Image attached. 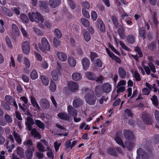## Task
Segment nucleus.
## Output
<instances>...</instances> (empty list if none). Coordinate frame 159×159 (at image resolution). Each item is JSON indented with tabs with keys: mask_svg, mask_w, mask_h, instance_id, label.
I'll return each instance as SVG.
<instances>
[{
	"mask_svg": "<svg viewBox=\"0 0 159 159\" xmlns=\"http://www.w3.org/2000/svg\"><path fill=\"white\" fill-rule=\"evenodd\" d=\"M41 43H39L38 46L40 50L43 52H46V51H49L50 47L49 42L45 38H43L41 39Z\"/></svg>",
	"mask_w": 159,
	"mask_h": 159,
	"instance_id": "2",
	"label": "nucleus"
},
{
	"mask_svg": "<svg viewBox=\"0 0 159 159\" xmlns=\"http://www.w3.org/2000/svg\"><path fill=\"white\" fill-rule=\"evenodd\" d=\"M40 103L42 108L43 109H46L49 107V102L46 99H41L40 101Z\"/></svg>",
	"mask_w": 159,
	"mask_h": 159,
	"instance_id": "9",
	"label": "nucleus"
},
{
	"mask_svg": "<svg viewBox=\"0 0 159 159\" xmlns=\"http://www.w3.org/2000/svg\"><path fill=\"white\" fill-rule=\"evenodd\" d=\"M1 106L3 107L5 110H10V106L8 104L4 101L2 102Z\"/></svg>",
	"mask_w": 159,
	"mask_h": 159,
	"instance_id": "51",
	"label": "nucleus"
},
{
	"mask_svg": "<svg viewBox=\"0 0 159 159\" xmlns=\"http://www.w3.org/2000/svg\"><path fill=\"white\" fill-rule=\"evenodd\" d=\"M119 43L122 48L124 49L129 52L131 51V50L128 48L123 42L120 41Z\"/></svg>",
	"mask_w": 159,
	"mask_h": 159,
	"instance_id": "53",
	"label": "nucleus"
},
{
	"mask_svg": "<svg viewBox=\"0 0 159 159\" xmlns=\"http://www.w3.org/2000/svg\"><path fill=\"white\" fill-rule=\"evenodd\" d=\"M82 105V101L79 98H77L75 99L73 102V107L75 108H78Z\"/></svg>",
	"mask_w": 159,
	"mask_h": 159,
	"instance_id": "15",
	"label": "nucleus"
},
{
	"mask_svg": "<svg viewBox=\"0 0 159 159\" xmlns=\"http://www.w3.org/2000/svg\"><path fill=\"white\" fill-rule=\"evenodd\" d=\"M24 64L25 65V66L27 68H29L30 66V64L29 60L26 57H24Z\"/></svg>",
	"mask_w": 159,
	"mask_h": 159,
	"instance_id": "56",
	"label": "nucleus"
},
{
	"mask_svg": "<svg viewBox=\"0 0 159 159\" xmlns=\"http://www.w3.org/2000/svg\"><path fill=\"white\" fill-rule=\"evenodd\" d=\"M118 73L119 76L122 79L125 78L126 75V73L125 69L121 67L118 68Z\"/></svg>",
	"mask_w": 159,
	"mask_h": 159,
	"instance_id": "14",
	"label": "nucleus"
},
{
	"mask_svg": "<svg viewBox=\"0 0 159 159\" xmlns=\"http://www.w3.org/2000/svg\"><path fill=\"white\" fill-rule=\"evenodd\" d=\"M123 134L125 138L127 140H133L135 138L133 132L129 129L124 130Z\"/></svg>",
	"mask_w": 159,
	"mask_h": 159,
	"instance_id": "7",
	"label": "nucleus"
},
{
	"mask_svg": "<svg viewBox=\"0 0 159 159\" xmlns=\"http://www.w3.org/2000/svg\"><path fill=\"white\" fill-rule=\"evenodd\" d=\"M102 88L100 85H97L95 89V93L98 97H100L102 94Z\"/></svg>",
	"mask_w": 159,
	"mask_h": 159,
	"instance_id": "21",
	"label": "nucleus"
},
{
	"mask_svg": "<svg viewBox=\"0 0 159 159\" xmlns=\"http://www.w3.org/2000/svg\"><path fill=\"white\" fill-rule=\"evenodd\" d=\"M102 88L103 91L106 93H109L111 90V85L108 83L104 84L102 86Z\"/></svg>",
	"mask_w": 159,
	"mask_h": 159,
	"instance_id": "13",
	"label": "nucleus"
},
{
	"mask_svg": "<svg viewBox=\"0 0 159 159\" xmlns=\"http://www.w3.org/2000/svg\"><path fill=\"white\" fill-rule=\"evenodd\" d=\"M5 117L7 120V121L8 123H10L12 122V119L9 115L8 114H5Z\"/></svg>",
	"mask_w": 159,
	"mask_h": 159,
	"instance_id": "62",
	"label": "nucleus"
},
{
	"mask_svg": "<svg viewBox=\"0 0 159 159\" xmlns=\"http://www.w3.org/2000/svg\"><path fill=\"white\" fill-rule=\"evenodd\" d=\"M127 40L128 43L132 44L134 43L135 41V39L133 36L131 35H129L128 36Z\"/></svg>",
	"mask_w": 159,
	"mask_h": 159,
	"instance_id": "50",
	"label": "nucleus"
},
{
	"mask_svg": "<svg viewBox=\"0 0 159 159\" xmlns=\"http://www.w3.org/2000/svg\"><path fill=\"white\" fill-rule=\"evenodd\" d=\"M53 43L54 46L56 47H58L60 44V42L56 37H55L53 39Z\"/></svg>",
	"mask_w": 159,
	"mask_h": 159,
	"instance_id": "52",
	"label": "nucleus"
},
{
	"mask_svg": "<svg viewBox=\"0 0 159 159\" xmlns=\"http://www.w3.org/2000/svg\"><path fill=\"white\" fill-rule=\"evenodd\" d=\"M117 31L120 38L122 39H124L125 38V32L124 28L122 25H119V28L118 29Z\"/></svg>",
	"mask_w": 159,
	"mask_h": 159,
	"instance_id": "17",
	"label": "nucleus"
},
{
	"mask_svg": "<svg viewBox=\"0 0 159 159\" xmlns=\"http://www.w3.org/2000/svg\"><path fill=\"white\" fill-rule=\"evenodd\" d=\"M3 13L5 15L9 16H12L13 14L12 13L11 11H9L6 7H4L3 9Z\"/></svg>",
	"mask_w": 159,
	"mask_h": 159,
	"instance_id": "39",
	"label": "nucleus"
},
{
	"mask_svg": "<svg viewBox=\"0 0 159 159\" xmlns=\"http://www.w3.org/2000/svg\"><path fill=\"white\" fill-rule=\"evenodd\" d=\"M84 36L85 40L86 41H89L90 39V36L89 34L86 31L84 32Z\"/></svg>",
	"mask_w": 159,
	"mask_h": 159,
	"instance_id": "43",
	"label": "nucleus"
},
{
	"mask_svg": "<svg viewBox=\"0 0 159 159\" xmlns=\"http://www.w3.org/2000/svg\"><path fill=\"white\" fill-rule=\"evenodd\" d=\"M115 139L117 143L122 146L123 148L125 147L124 143L120 137L117 136L115 138Z\"/></svg>",
	"mask_w": 159,
	"mask_h": 159,
	"instance_id": "40",
	"label": "nucleus"
},
{
	"mask_svg": "<svg viewBox=\"0 0 159 159\" xmlns=\"http://www.w3.org/2000/svg\"><path fill=\"white\" fill-rule=\"evenodd\" d=\"M86 77L89 80H95L96 79V76L94 74L91 72H87L86 73Z\"/></svg>",
	"mask_w": 159,
	"mask_h": 159,
	"instance_id": "25",
	"label": "nucleus"
},
{
	"mask_svg": "<svg viewBox=\"0 0 159 159\" xmlns=\"http://www.w3.org/2000/svg\"><path fill=\"white\" fill-rule=\"evenodd\" d=\"M16 151L17 154L20 157H24V150L21 147L19 146L17 147Z\"/></svg>",
	"mask_w": 159,
	"mask_h": 159,
	"instance_id": "24",
	"label": "nucleus"
},
{
	"mask_svg": "<svg viewBox=\"0 0 159 159\" xmlns=\"http://www.w3.org/2000/svg\"><path fill=\"white\" fill-rule=\"evenodd\" d=\"M50 88L51 91L54 92L56 89V86L55 82L52 81L50 84Z\"/></svg>",
	"mask_w": 159,
	"mask_h": 159,
	"instance_id": "45",
	"label": "nucleus"
},
{
	"mask_svg": "<svg viewBox=\"0 0 159 159\" xmlns=\"http://www.w3.org/2000/svg\"><path fill=\"white\" fill-rule=\"evenodd\" d=\"M60 0H50L49 4L51 7L55 8L60 5Z\"/></svg>",
	"mask_w": 159,
	"mask_h": 159,
	"instance_id": "16",
	"label": "nucleus"
},
{
	"mask_svg": "<svg viewBox=\"0 0 159 159\" xmlns=\"http://www.w3.org/2000/svg\"><path fill=\"white\" fill-rule=\"evenodd\" d=\"M82 63L84 70H87L90 64L89 60L86 58H84L82 60Z\"/></svg>",
	"mask_w": 159,
	"mask_h": 159,
	"instance_id": "18",
	"label": "nucleus"
},
{
	"mask_svg": "<svg viewBox=\"0 0 159 159\" xmlns=\"http://www.w3.org/2000/svg\"><path fill=\"white\" fill-rule=\"evenodd\" d=\"M142 117L143 121L147 125L152 124V121L150 115L144 112L142 114Z\"/></svg>",
	"mask_w": 159,
	"mask_h": 159,
	"instance_id": "6",
	"label": "nucleus"
},
{
	"mask_svg": "<svg viewBox=\"0 0 159 159\" xmlns=\"http://www.w3.org/2000/svg\"><path fill=\"white\" fill-rule=\"evenodd\" d=\"M6 40L7 45L10 48H13V45L11 41V38L10 37L7 36L6 38Z\"/></svg>",
	"mask_w": 159,
	"mask_h": 159,
	"instance_id": "35",
	"label": "nucleus"
},
{
	"mask_svg": "<svg viewBox=\"0 0 159 159\" xmlns=\"http://www.w3.org/2000/svg\"><path fill=\"white\" fill-rule=\"evenodd\" d=\"M35 124L40 129L44 128V124L40 120H35Z\"/></svg>",
	"mask_w": 159,
	"mask_h": 159,
	"instance_id": "32",
	"label": "nucleus"
},
{
	"mask_svg": "<svg viewBox=\"0 0 159 159\" xmlns=\"http://www.w3.org/2000/svg\"><path fill=\"white\" fill-rule=\"evenodd\" d=\"M37 148H38V150L42 152H44L46 151L44 147L43 144L40 142H38L37 145Z\"/></svg>",
	"mask_w": 159,
	"mask_h": 159,
	"instance_id": "34",
	"label": "nucleus"
},
{
	"mask_svg": "<svg viewBox=\"0 0 159 159\" xmlns=\"http://www.w3.org/2000/svg\"><path fill=\"white\" fill-rule=\"evenodd\" d=\"M139 34L140 37H142L143 39L145 38V29L143 28H141L139 29Z\"/></svg>",
	"mask_w": 159,
	"mask_h": 159,
	"instance_id": "36",
	"label": "nucleus"
},
{
	"mask_svg": "<svg viewBox=\"0 0 159 159\" xmlns=\"http://www.w3.org/2000/svg\"><path fill=\"white\" fill-rule=\"evenodd\" d=\"M81 21L82 24L85 27H88L89 25V22L88 20L86 18H82L81 19Z\"/></svg>",
	"mask_w": 159,
	"mask_h": 159,
	"instance_id": "49",
	"label": "nucleus"
},
{
	"mask_svg": "<svg viewBox=\"0 0 159 159\" xmlns=\"http://www.w3.org/2000/svg\"><path fill=\"white\" fill-rule=\"evenodd\" d=\"M54 34L57 37L59 38L60 39L62 36V34L60 30L57 28H56L54 31Z\"/></svg>",
	"mask_w": 159,
	"mask_h": 159,
	"instance_id": "37",
	"label": "nucleus"
},
{
	"mask_svg": "<svg viewBox=\"0 0 159 159\" xmlns=\"http://www.w3.org/2000/svg\"><path fill=\"white\" fill-rule=\"evenodd\" d=\"M153 103L155 106H157L158 104V99L156 96L153 95L151 98Z\"/></svg>",
	"mask_w": 159,
	"mask_h": 159,
	"instance_id": "47",
	"label": "nucleus"
},
{
	"mask_svg": "<svg viewBox=\"0 0 159 159\" xmlns=\"http://www.w3.org/2000/svg\"><path fill=\"white\" fill-rule=\"evenodd\" d=\"M72 77V79L75 81H78L82 78L81 75L78 72H75L73 74Z\"/></svg>",
	"mask_w": 159,
	"mask_h": 159,
	"instance_id": "23",
	"label": "nucleus"
},
{
	"mask_svg": "<svg viewBox=\"0 0 159 159\" xmlns=\"http://www.w3.org/2000/svg\"><path fill=\"white\" fill-rule=\"evenodd\" d=\"M38 75L35 70H33L30 74V77L32 80H34L38 78Z\"/></svg>",
	"mask_w": 159,
	"mask_h": 159,
	"instance_id": "46",
	"label": "nucleus"
},
{
	"mask_svg": "<svg viewBox=\"0 0 159 159\" xmlns=\"http://www.w3.org/2000/svg\"><path fill=\"white\" fill-rule=\"evenodd\" d=\"M57 116L60 119L64 120H69V117L66 113L60 112L58 114Z\"/></svg>",
	"mask_w": 159,
	"mask_h": 159,
	"instance_id": "19",
	"label": "nucleus"
},
{
	"mask_svg": "<svg viewBox=\"0 0 159 159\" xmlns=\"http://www.w3.org/2000/svg\"><path fill=\"white\" fill-rule=\"evenodd\" d=\"M26 120L27 122H25V125L27 129L30 131L32 130V125L34 124V121L32 118L29 116L27 117Z\"/></svg>",
	"mask_w": 159,
	"mask_h": 159,
	"instance_id": "10",
	"label": "nucleus"
},
{
	"mask_svg": "<svg viewBox=\"0 0 159 159\" xmlns=\"http://www.w3.org/2000/svg\"><path fill=\"white\" fill-rule=\"evenodd\" d=\"M22 48L23 52L25 54L29 53L30 51V47L28 42L25 41L22 44Z\"/></svg>",
	"mask_w": 159,
	"mask_h": 159,
	"instance_id": "11",
	"label": "nucleus"
},
{
	"mask_svg": "<svg viewBox=\"0 0 159 159\" xmlns=\"http://www.w3.org/2000/svg\"><path fill=\"white\" fill-rule=\"evenodd\" d=\"M107 152L110 155L114 156H116L117 155L116 151L113 148H108L107 149Z\"/></svg>",
	"mask_w": 159,
	"mask_h": 159,
	"instance_id": "44",
	"label": "nucleus"
},
{
	"mask_svg": "<svg viewBox=\"0 0 159 159\" xmlns=\"http://www.w3.org/2000/svg\"><path fill=\"white\" fill-rule=\"evenodd\" d=\"M148 65L150 67L151 71L153 73H155L156 72L155 67L152 62H149L148 63Z\"/></svg>",
	"mask_w": 159,
	"mask_h": 159,
	"instance_id": "55",
	"label": "nucleus"
},
{
	"mask_svg": "<svg viewBox=\"0 0 159 159\" xmlns=\"http://www.w3.org/2000/svg\"><path fill=\"white\" fill-rule=\"evenodd\" d=\"M137 156L136 159H148L147 153L142 148H140L137 150Z\"/></svg>",
	"mask_w": 159,
	"mask_h": 159,
	"instance_id": "4",
	"label": "nucleus"
},
{
	"mask_svg": "<svg viewBox=\"0 0 159 159\" xmlns=\"http://www.w3.org/2000/svg\"><path fill=\"white\" fill-rule=\"evenodd\" d=\"M40 8L44 12L48 13L50 11V10L48 7L47 2L45 1H41L40 2Z\"/></svg>",
	"mask_w": 159,
	"mask_h": 159,
	"instance_id": "8",
	"label": "nucleus"
},
{
	"mask_svg": "<svg viewBox=\"0 0 159 159\" xmlns=\"http://www.w3.org/2000/svg\"><path fill=\"white\" fill-rule=\"evenodd\" d=\"M68 87L70 90L76 92L79 90V86L77 83L71 81L69 82Z\"/></svg>",
	"mask_w": 159,
	"mask_h": 159,
	"instance_id": "5",
	"label": "nucleus"
},
{
	"mask_svg": "<svg viewBox=\"0 0 159 159\" xmlns=\"http://www.w3.org/2000/svg\"><path fill=\"white\" fill-rule=\"evenodd\" d=\"M135 51L138 52V53L140 57H143L141 49L138 47H136L135 48Z\"/></svg>",
	"mask_w": 159,
	"mask_h": 159,
	"instance_id": "58",
	"label": "nucleus"
},
{
	"mask_svg": "<svg viewBox=\"0 0 159 159\" xmlns=\"http://www.w3.org/2000/svg\"><path fill=\"white\" fill-rule=\"evenodd\" d=\"M67 111L69 115L71 116H76L77 115V112L76 110L70 105L67 107Z\"/></svg>",
	"mask_w": 159,
	"mask_h": 159,
	"instance_id": "12",
	"label": "nucleus"
},
{
	"mask_svg": "<svg viewBox=\"0 0 159 159\" xmlns=\"http://www.w3.org/2000/svg\"><path fill=\"white\" fill-rule=\"evenodd\" d=\"M155 116L157 123L159 124V111H155Z\"/></svg>",
	"mask_w": 159,
	"mask_h": 159,
	"instance_id": "64",
	"label": "nucleus"
},
{
	"mask_svg": "<svg viewBox=\"0 0 159 159\" xmlns=\"http://www.w3.org/2000/svg\"><path fill=\"white\" fill-rule=\"evenodd\" d=\"M111 58L113 60H114L115 61L117 62L118 63H120L121 62V60L120 58L115 56L114 54H113L112 56L111 57Z\"/></svg>",
	"mask_w": 159,
	"mask_h": 159,
	"instance_id": "61",
	"label": "nucleus"
},
{
	"mask_svg": "<svg viewBox=\"0 0 159 159\" xmlns=\"http://www.w3.org/2000/svg\"><path fill=\"white\" fill-rule=\"evenodd\" d=\"M33 30L35 33L38 35L42 36L43 35V32L36 27H34L33 28Z\"/></svg>",
	"mask_w": 159,
	"mask_h": 159,
	"instance_id": "48",
	"label": "nucleus"
},
{
	"mask_svg": "<svg viewBox=\"0 0 159 159\" xmlns=\"http://www.w3.org/2000/svg\"><path fill=\"white\" fill-rule=\"evenodd\" d=\"M68 62L72 66H75L76 64V61L75 59L72 57H69L68 58Z\"/></svg>",
	"mask_w": 159,
	"mask_h": 159,
	"instance_id": "31",
	"label": "nucleus"
},
{
	"mask_svg": "<svg viewBox=\"0 0 159 159\" xmlns=\"http://www.w3.org/2000/svg\"><path fill=\"white\" fill-rule=\"evenodd\" d=\"M41 79L42 83L45 85L47 86L48 85L49 81L47 77L44 75H42Z\"/></svg>",
	"mask_w": 159,
	"mask_h": 159,
	"instance_id": "33",
	"label": "nucleus"
},
{
	"mask_svg": "<svg viewBox=\"0 0 159 159\" xmlns=\"http://www.w3.org/2000/svg\"><path fill=\"white\" fill-rule=\"evenodd\" d=\"M20 17L21 20L25 23H28L29 20L27 16L24 14L21 13L20 15Z\"/></svg>",
	"mask_w": 159,
	"mask_h": 159,
	"instance_id": "41",
	"label": "nucleus"
},
{
	"mask_svg": "<svg viewBox=\"0 0 159 159\" xmlns=\"http://www.w3.org/2000/svg\"><path fill=\"white\" fill-rule=\"evenodd\" d=\"M12 30L15 35L17 36H19V31L18 28L15 24L12 25Z\"/></svg>",
	"mask_w": 159,
	"mask_h": 159,
	"instance_id": "26",
	"label": "nucleus"
},
{
	"mask_svg": "<svg viewBox=\"0 0 159 159\" xmlns=\"http://www.w3.org/2000/svg\"><path fill=\"white\" fill-rule=\"evenodd\" d=\"M100 30L103 32H105L106 31L104 24L102 21L100 22V25L99 28Z\"/></svg>",
	"mask_w": 159,
	"mask_h": 159,
	"instance_id": "59",
	"label": "nucleus"
},
{
	"mask_svg": "<svg viewBox=\"0 0 159 159\" xmlns=\"http://www.w3.org/2000/svg\"><path fill=\"white\" fill-rule=\"evenodd\" d=\"M57 56L59 59L61 61H65L67 60V57L66 54L62 52H58Z\"/></svg>",
	"mask_w": 159,
	"mask_h": 159,
	"instance_id": "20",
	"label": "nucleus"
},
{
	"mask_svg": "<svg viewBox=\"0 0 159 159\" xmlns=\"http://www.w3.org/2000/svg\"><path fill=\"white\" fill-rule=\"evenodd\" d=\"M156 43L154 42H152L148 45V48L153 50L156 48Z\"/></svg>",
	"mask_w": 159,
	"mask_h": 159,
	"instance_id": "54",
	"label": "nucleus"
},
{
	"mask_svg": "<svg viewBox=\"0 0 159 159\" xmlns=\"http://www.w3.org/2000/svg\"><path fill=\"white\" fill-rule=\"evenodd\" d=\"M13 136L17 142L19 144H21V139L19 134L16 133L15 131H14Z\"/></svg>",
	"mask_w": 159,
	"mask_h": 159,
	"instance_id": "27",
	"label": "nucleus"
},
{
	"mask_svg": "<svg viewBox=\"0 0 159 159\" xmlns=\"http://www.w3.org/2000/svg\"><path fill=\"white\" fill-rule=\"evenodd\" d=\"M28 16L30 20L32 22L35 21L36 22H38L40 21L41 23H43L44 20L42 16L38 12H29L28 14Z\"/></svg>",
	"mask_w": 159,
	"mask_h": 159,
	"instance_id": "1",
	"label": "nucleus"
},
{
	"mask_svg": "<svg viewBox=\"0 0 159 159\" xmlns=\"http://www.w3.org/2000/svg\"><path fill=\"white\" fill-rule=\"evenodd\" d=\"M134 77L136 80L139 81L141 80L139 74L136 71L134 72Z\"/></svg>",
	"mask_w": 159,
	"mask_h": 159,
	"instance_id": "63",
	"label": "nucleus"
},
{
	"mask_svg": "<svg viewBox=\"0 0 159 159\" xmlns=\"http://www.w3.org/2000/svg\"><path fill=\"white\" fill-rule=\"evenodd\" d=\"M34 150V148H27L25 152V155L28 159H31L32 157L33 153L32 151Z\"/></svg>",
	"mask_w": 159,
	"mask_h": 159,
	"instance_id": "22",
	"label": "nucleus"
},
{
	"mask_svg": "<svg viewBox=\"0 0 159 159\" xmlns=\"http://www.w3.org/2000/svg\"><path fill=\"white\" fill-rule=\"evenodd\" d=\"M126 147L129 150H130L133 148L135 145V143L133 142H127L126 143Z\"/></svg>",
	"mask_w": 159,
	"mask_h": 159,
	"instance_id": "38",
	"label": "nucleus"
},
{
	"mask_svg": "<svg viewBox=\"0 0 159 159\" xmlns=\"http://www.w3.org/2000/svg\"><path fill=\"white\" fill-rule=\"evenodd\" d=\"M84 99L88 104L90 105H93L95 104L97 98L94 96V94L91 92L87 94L84 96Z\"/></svg>",
	"mask_w": 159,
	"mask_h": 159,
	"instance_id": "3",
	"label": "nucleus"
},
{
	"mask_svg": "<svg viewBox=\"0 0 159 159\" xmlns=\"http://www.w3.org/2000/svg\"><path fill=\"white\" fill-rule=\"evenodd\" d=\"M52 78L54 80H57L58 79V75L57 72L53 70L52 72Z\"/></svg>",
	"mask_w": 159,
	"mask_h": 159,
	"instance_id": "42",
	"label": "nucleus"
},
{
	"mask_svg": "<svg viewBox=\"0 0 159 159\" xmlns=\"http://www.w3.org/2000/svg\"><path fill=\"white\" fill-rule=\"evenodd\" d=\"M125 115H127L129 116L132 117L133 116V114L131 111L129 109H126L124 111Z\"/></svg>",
	"mask_w": 159,
	"mask_h": 159,
	"instance_id": "60",
	"label": "nucleus"
},
{
	"mask_svg": "<svg viewBox=\"0 0 159 159\" xmlns=\"http://www.w3.org/2000/svg\"><path fill=\"white\" fill-rule=\"evenodd\" d=\"M24 144L27 147V148H34L33 147V143L32 140L30 139H29L26 141H25Z\"/></svg>",
	"mask_w": 159,
	"mask_h": 159,
	"instance_id": "30",
	"label": "nucleus"
},
{
	"mask_svg": "<svg viewBox=\"0 0 159 159\" xmlns=\"http://www.w3.org/2000/svg\"><path fill=\"white\" fill-rule=\"evenodd\" d=\"M31 133L35 137L38 138L39 139H40L41 138L40 134L37 131L35 128H34L32 129Z\"/></svg>",
	"mask_w": 159,
	"mask_h": 159,
	"instance_id": "29",
	"label": "nucleus"
},
{
	"mask_svg": "<svg viewBox=\"0 0 159 159\" xmlns=\"http://www.w3.org/2000/svg\"><path fill=\"white\" fill-rule=\"evenodd\" d=\"M111 17L114 26L116 28H117L119 27V23L117 17L114 15L112 16Z\"/></svg>",
	"mask_w": 159,
	"mask_h": 159,
	"instance_id": "28",
	"label": "nucleus"
},
{
	"mask_svg": "<svg viewBox=\"0 0 159 159\" xmlns=\"http://www.w3.org/2000/svg\"><path fill=\"white\" fill-rule=\"evenodd\" d=\"M82 12L83 15L87 18H89L90 17L89 14L88 12V11L85 9H83L82 10Z\"/></svg>",
	"mask_w": 159,
	"mask_h": 159,
	"instance_id": "57",
	"label": "nucleus"
}]
</instances>
